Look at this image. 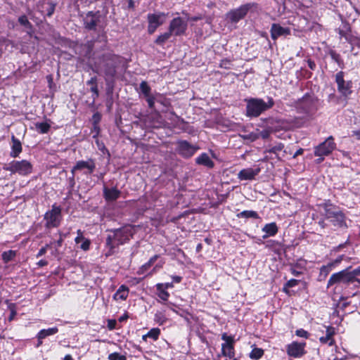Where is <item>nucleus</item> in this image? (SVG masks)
<instances>
[{
	"label": "nucleus",
	"instance_id": "48",
	"mask_svg": "<svg viewBox=\"0 0 360 360\" xmlns=\"http://www.w3.org/2000/svg\"><path fill=\"white\" fill-rule=\"evenodd\" d=\"M90 90L93 93L92 97L94 101L96 98L98 97V95H99L98 85L96 84V85L91 86Z\"/></svg>",
	"mask_w": 360,
	"mask_h": 360
},
{
	"label": "nucleus",
	"instance_id": "2",
	"mask_svg": "<svg viewBox=\"0 0 360 360\" xmlns=\"http://www.w3.org/2000/svg\"><path fill=\"white\" fill-rule=\"evenodd\" d=\"M106 238V247L108 251L106 256L112 255L120 246L128 243L135 233L134 228L130 225L110 231Z\"/></svg>",
	"mask_w": 360,
	"mask_h": 360
},
{
	"label": "nucleus",
	"instance_id": "59",
	"mask_svg": "<svg viewBox=\"0 0 360 360\" xmlns=\"http://www.w3.org/2000/svg\"><path fill=\"white\" fill-rule=\"evenodd\" d=\"M119 356H120V354H118L117 352H114V353L109 354L108 359L109 360H118L117 359H118Z\"/></svg>",
	"mask_w": 360,
	"mask_h": 360
},
{
	"label": "nucleus",
	"instance_id": "5",
	"mask_svg": "<svg viewBox=\"0 0 360 360\" xmlns=\"http://www.w3.org/2000/svg\"><path fill=\"white\" fill-rule=\"evenodd\" d=\"M295 107L299 113L311 117L317 110V101L312 96L307 94L297 101Z\"/></svg>",
	"mask_w": 360,
	"mask_h": 360
},
{
	"label": "nucleus",
	"instance_id": "3",
	"mask_svg": "<svg viewBox=\"0 0 360 360\" xmlns=\"http://www.w3.org/2000/svg\"><path fill=\"white\" fill-rule=\"evenodd\" d=\"M266 99V102L259 98H245L246 115L250 117H257L264 112L271 109L274 105V101L269 96Z\"/></svg>",
	"mask_w": 360,
	"mask_h": 360
},
{
	"label": "nucleus",
	"instance_id": "13",
	"mask_svg": "<svg viewBox=\"0 0 360 360\" xmlns=\"http://www.w3.org/2000/svg\"><path fill=\"white\" fill-rule=\"evenodd\" d=\"M187 21L180 17L173 18L169 25V30L174 36H181L186 33Z\"/></svg>",
	"mask_w": 360,
	"mask_h": 360
},
{
	"label": "nucleus",
	"instance_id": "51",
	"mask_svg": "<svg viewBox=\"0 0 360 360\" xmlns=\"http://www.w3.org/2000/svg\"><path fill=\"white\" fill-rule=\"evenodd\" d=\"M93 124H98L99 122L101 121V116L98 112L94 113L93 117Z\"/></svg>",
	"mask_w": 360,
	"mask_h": 360
},
{
	"label": "nucleus",
	"instance_id": "4",
	"mask_svg": "<svg viewBox=\"0 0 360 360\" xmlns=\"http://www.w3.org/2000/svg\"><path fill=\"white\" fill-rule=\"evenodd\" d=\"M322 207L323 209L322 214L326 219H330L333 226L339 228H347L346 216L338 207L327 204L323 205Z\"/></svg>",
	"mask_w": 360,
	"mask_h": 360
},
{
	"label": "nucleus",
	"instance_id": "50",
	"mask_svg": "<svg viewBox=\"0 0 360 360\" xmlns=\"http://www.w3.org/2000/svg\"><path fill=\"white\" fill-rule=\"evenodd\" d=\"M117 321L115 319H109L108 321V328L109 330H114L116 328Z\"/></svg>",
	"mask_w": 360,
	"mask_h": 360
},
{
	"label": "nucleus",
	"instance_id": "12",
	"mask_svg": "<svg viewBox=\"0 0 360 360\" xmlns=\"http://www.w3.org/2000/svg\"><path fill=\"white\" fill-rule=\"evenodd\" d=\"M336 148V143L332 136L328 137L323 142L314 148V155L318 157L327 156Z\"/></svg>",
	"mask_w": 360,
	"mask_h": 360
},
{
	"label": "nucleus",
	"instance_id": "43",
	"mask_svg": "<svg viewBox=\"0 0 360 360\" xmlns=\"http://www.w3.org/2000/svg\"><path fill=\"white\" fill-rule=\"evenodd\" d=\"M91 241L89 239L84 238V239L81 242V245H79V248L84 251H87L90 248Z\"/></svg>",
	"mask_w": 360,
	"mask_h": 360
},
{
	"label": "nucleus",
	"instance_id": "37",
	"mask_svg": "<svg viewBox=\"0 0 360 360\" xmlns=\"http://www.w3.org/2000/svg\"><path fill=\"white\" fill-rule=\"evenodd\" d=\"M283 148H284V145L281 143H279L276 144V146L266 150V152L269 153L275 154L276 157L279 159L278 153L281 151L283 149Z\"/></svg>",
	"mask_w": 360,
	"mask_h": 360
},
{
	"label": "nucleus",
	"instance_id": "63",
	"mask_svg": "<svg viewBox=\"0 0 360 360\" xmlns=\"http://www.w3.org/2000/svg\"><path fill=\"white\" fill-rule=\"evenodd\" d=\"M352 136H355L357 140H360V130L352 131Z\"/></svg>",
	"mask_w": 360,
	"mask_h": 360
},
{
	"label": "nucleus",
	"instance_id": "1",
	"mask_svg": "<svg viewBox=\"0 0 360 360\" xmlns=\"http://www.w3.org/2000/svg\"><path fill=\"white\" fill-rule=\"evenodd\" d=\"M124 63V58L112 53H106L101 56L96 62V66L104 74L107 83L114 82L117 68Z\"/></svg>",
	"mask_w": 360,
	"mask_h": 360
},
{
	"label": "nucleus",
	"instance_id": "11",
	"mask_svg": "<svg viewBox=\"0 0 360 360\" xmlns=\"http://www.w3.org/2000/svg\"><path fill=\"white\" fill-rule=\"evenodd\" d=\"M351 266L342 270L339 272L333 274L328 281L327 287L333 285L337 283L349 284L354 282L349 274Z\"/></svg>",
	"mask_w": 360,
	"mask_h": 360
},
{
	"label": "nucleus",
	"instance_id": "14",
	"mask_svg": "<svg viewBox=\"0 0 360 360\" xmlns=\"http://www.w3.org/2000/svg\"><path fill=\"white\" fill-rule=\"evenodd\" d=\"M221 340L224 343L221 345V354L224 356L233 359L235 356L234 343L235 340L233 336L228 335L226 333L221 335Z\"/></svg>",
	"mask_w": 360,
	"mask_h": 360
},
{
	"label": "nucleus",
	"instance_id": "42",
	"mask_svg": "<svg viewBox=\"0 0 360 360\" xmlns=\"http://www.w3.org/2000/svg\"><path fill=\"white\" fill-rule=\"evenodd\" d=\"M349 274H350L354 282L357 281L360 283V279L356 278V276H360V266L352 271L349 269Z\"/></svg>",
	"mask_w": 360,
	"mask_h": 360
},
{
	"label": "nucleus",
	"instance_id": "32",
	"mask_svg": "<svg viewBox=\"0 0 360 360\" xmlns=\"http://www.w3.org/2000/svg\"><path fill=\"white\" fill-rule=\"evenodd\" d=\"M173 34L168 30L167 32L160 34L155 40V43L158 45L162 46Z\"/></svg>",
	"mask_w": 360,
	"mask_h": 360
},
{
	"label": "nucleus",
	"instance_id": "9",
	"mask_svg": "<svg viewBox=\"0 0 360 360\" xmlns=\"http://www.w3.org/2000/svg\"><path fill=\"white\" fill-rule=\"evenodd\" d=\"M253 6L254 4L248 3L241 5L237 8L232 9L226 13V19L231 23L236 24L246 16Z\"/></svg>",
	"mask_w": 360,
	"mask_h": 360
},
{
	"label": "nucleus",
	"instance_id": "58",
	"mask_svg": "<svg viewBox=\"0 0 360 360\" xmlns=\"http://www.w3.org/2000/svg\"><path fill=\"white\" fill-rule=\"evenodd\" d=\"M320 271L321 274H324L325 275H327L330 272V270H329L328 267L323 265L321 267Z\"/></svg>",
	"mask_w": 360,
	"mask_h": 360
},
{
	"label": "nucleus",
	"instance_id": "44",
	"mask_svg": "<svg viewBox=\"0 0 360 360\" xmlns=\"http://www.w3.org/2000/svg\"><path fill=\"white\" fill-rule=\"evenodd\" d=\"M91 133L93 134L92 138L94 139L98 138L100 133V127L98 124H93L91 128Z\"/></svg>",
	"mask_w": 360,
	"mask_h": 360
},
{
	"label": "nucleus",
	"instance_id": "38",
	"mask_svg": "<svg viewBox=\"0 0 360 360\" xmlns=\"http://www.w3.org/2000/svg\"><path fill=\"white\" fill-rule=\"evenodd\" d=\"M140 90L144 95V97L148 96L150 94L151 89L146 81H143L140 84Z\"/></svg>",
	"mask_w": 360,
	"mask_h": 360
},
{
	"label": "nucleus",
	"instance_id": "33",
	"mask_svg": "<svg viewBox=\"0 0 360 360\" xmlns=\"http://www.w3.org/2000/svg\"><path fill=\"white\" fill-rule=\"evenodd\" d=\"M160 334V330L158 328L150 329L146 335H143L142 339L146 340V338H149L154 340H157Z\"/></svg>",
	"mask_w": 360,
	"mask_h": 360
},
{
	"label": "nucleus",
	"instance_id": "30",
	"mask_svg": "<svg viewBox=\"0 0 360 360\" xmlns=\"http://www.w3.org/2000/svg\"><path fill=\"white\" fill-rule=\"evenodd\" d=\"M162 286L160 283L156 284L157 295L162 301L167 302L170 295L166 290L162 288Z\"/></svg>",
	"mask_w": 360,
	"mask_h": 360
},
{
	"label": "nucleus",
	"instance_id": "60",
	"mask_svg": "<svg viewBox=\"0 0 360 360\" xmlns=\"http://www.w3.org/2000/svg\"><path fill=\"white\" fill-rule=\"evenodd\" d=\"M162 285V288L167 290L168 288H172L174 287L173 282L171 283H160Z\"/></svg>",
	"mask_w": 360,
	"mask_h": 360
},
{
	"label": "nucleus",
	"instance_id": "39",
	"mask_svg": "<svg viewBox=\"0 0 360 360\" xmlns=\"http://www.w3.org/2000/svg\"><path fill=\"white\" fill-rule=\"evenodd\" d=\"M264 354L263 349L260 348H254L252 349V352L250 354V359H260Z\"/></svg>",
	"mask_w": 360,
	"mask_h": 360
},
{
	"label": "nucleus",
	"instance_id": "27",
	"mask_svg": "<svg viewBox=\"0 0 360 360\" xmlns=\"http://www.w3.org/2000/svg\"><path fill=\"white\" fill-rule=\"evenodd\" d=\"M335 333V328L333 327L328 326L326 328V336L320 338V342L322 343H328L329 345H333L334 342L333 336Z\"/></svg>",
	"mask_w": 360,
	"mask_h": 360
},
{
	"label": "nucleus",
	"instance_id": "45",
	"mask_svg": "<svg viewBox=\"0 0 360 360\" xmlns=\"http://www.w3.org/2000/svg\"><path fill=\"white\" fill-rule=\"evenodd\" d=\"M295 334L300 338H304L306 339L308 338L309 335L307 330H305L302 328L297 330L295 331Z\"/></svg>",
	"mask_w": 360,
	"mask_h": 360
},
{
	"label": "nucleus",
	"instance_id": "62",
	"mask_svg": "<svg viewBox=\"0 0 360 360\" xmlns=\"http://www.w3.org/2000/svg\"><path fill=\"white\" fill-rule=\"evenodd\" d=\"M172 282L176 283H180L182 280V277L179 276H172Z\"/></svg>",
	"mask_w": 360,
	"mask_h": 360
},
{
	"label": "nucleus",
	"instance_id": "20",
	"mask_svg": "<svg viewBox=\"0 0 360 360\" xmlns=\"http://www.w3.org/2000/svg\"><path fill=\"white\" fill-rule=\"evenodd\" d=\"M260 170L259 167L256 168H245L240 170L237 176L240 181L253 180L255 176L259 174Z\"/></svg>",
	"mask_w": 360,
	"mask_h": 360
},
{
	"label": "nucleus",
	"instance_id": "53",
	"mask_svg": "<svg viewBox=\"0 0 360 360\" xmlns=\"http://www.w3.org/2000/svg\"><path fill=\"white\" fill-rule=\"evenodd\" d=\"M297 283H298L297 280L292 278L286 283L285 286L288 288H292V287L297 285Z\"/></svg>",
	"mask_w": 360,
	"mask_h": 360
},
{
	"label": "nucleus",
	"instance_id": "54",
	"mask_svg": "<svg viewBox=\"0 0 360 360\" xmlns=\"http://www.w3.org/2000/svg\"><path fill=\"white\" fill-rule=\"evenodd\" d=\"M86 84L90 86L97 84V77H91L89 80H88L86 82Z\"/></svg>",
	"mask_w": 360,
	"mask_h": 360
},
{
	"label": "nucleus",
	"instance_id": "6",
	"mask_svg": "<svg viewBox=\"0 0 360 360\" xmlns=\"http://www.w3.org/2000/svg\"><path fill=\"white\" fill-rule=\"evenodd\" d=\"M4 169L12 174L17 173L21 176H27L32 172V165L26 160H13L4 166Z\"/></svg>",
	"mask_w": 360,
	"mask_h": 360
},
{
	"label": "nucleus",
	"instance_id": "40",
	"mask_svg": "<svg viewBox=\"0 0 360 360\" xmlns=\"http://www.w3.org/2000/svg\"><path fill=\"white\" fill-rule=\"evenodd\" d=\"M158 255H154L153 257H152L148 262H146L141 267L140 271H141V273H143L144 271H147L155 263V262L158 259Z\"/></svg>",
	"mask_w": 360,
	"mask_h": 360
},
{
	"label": "nucleus",
	"instance_id": "23",
	"mask_svg": "<svg viewBox=\"0 0 360 360\" xmlns=\"http://www.w3.org/2000/svg\"><path fill=\"white\" fill-rule=\"evenodd\" d=\"M262 231L264 232V235L262 236L263 239H266L269 237L274 236L278 231V227L276 222H271L265 224Z\"/></svg>",
	"mask_w": 360,
	"mask_h": 360
},
{
	"label": "nucleus",
	"instance_id": "52",
	"mask_svg": "<svg viewBox=\"0 0 360 360\" xmlns=\"http://www.w3.org/2000/svg\"><path fill=\"white\" fill-rule=\"evenodd\" d=\"M349 243V239H347V241L345 242L344 243H341L339 245L333 248V251L339 252V251H340L342 248H344Z\"/></svg>",
	"mask_w": 360,
	"mask_h": 360
},
{
	"label": "nucleus",
	"instance_id": "36",
	"mask_svg": "<svg viewBox=\"0 0 360 360\" xmlns=\"http://www.w3.org/2000/svg\"><path fill=\"white\" fill-rule=\"evenodd\" d=\"M16 256V252L14 250H8L2 253L1 257L4 263H8L12 261Z\"/></svg>",
	"mask_w": 360,
	"mask_h": 360
},
{
	"label": "nucleus",
	"instance_id": "17",
	"mask_svg": "<svg viewBox=\"0 0 360 360\" xmlns=\"http://www.w3.org/2000/svg\"><path fill=\"white\" fill-rule=\"evenodd\" d=\"M305 342H293L287 347V353L289 356L299 358L304 354Z\"/></svg>",
	"mask_w": 360,
	"mask_h": 360
},
{
	"label": "nucleus",
	"instance_id": "21",
	"mask_svg": "<svg viewBox=\"0 0 360 360\" xmlns=\"http://www.w3.org/2000/svg\"><path fill=\"white\" fill-rule=\"evenodd\" d=\"M83 20L86 29L94 30L98 21V16L92 11H89L84 18Z\"/></svg>",
	"mask_w": 360,
	"mask_h": 360
},
{
	"label": "nucleus",
	"instance_id": "56",
	"mask_svg": "<svg viewBox=\"0 0 360 360\" xmlns=\"http://www.w3.org/2000/svg\"><path fill=\"white\" fill-rule=\"evenodd\" d=\"M49 264L48 261H46V259H41L39 260L37 263V266L38 267H43V266H47Z\"/></svg>",
	"mask_w": 360,
	"mask_h": 360
},
{
	"label": "nucleus",
	"instance_id": "55",
	"mask_svg": "<svg viewBox=\"0 0 360 360\" xmlns=\"http://www.w3.org/2000/svg\"><path fill=\"white\" fill-rule=\"evenodd\" d=\"M60 238L56 242L57 247H60L63 242V238L65 237V234H63L60 232Z\"/></svg>",
	"mask_w": 360,
	"mask_h": 360
},
{
	"label": "nucleus",
	"instance_id": "34",
	"mask_svg": "<svg viewBox=\"0 0 360 360\" xmlns=\"http://www.w3.org/2000/svg\"><path fill=\"white\" fill-rule=\"evenodd\" d=\"M329 54L331 57V58L337 63V64L338 65V66L343 69L345 68V63H344V61L341 58V56L337 52H335V51L333 50H330V52H329Z\"/></svg>",
	"mask_w": 360,
	"mask_h": 360
},
{
	"label": "nucleus",
	"instance_id": "26",
	"mask_svg": "<svg viewBox=\"0 0 360 360\" xmlns=\"http://www.w3.org/2000/svg\"><path fill=\"white\" fill-rule=\"evenodd\" d=\"M129 295V288L124 285H122L120 286V288L117 289L116 292L113 295V299L115 300H125Z\"/></svg>",
	"mask_w": 360,
	"mask_h": 360
},
{
	"label": "nucleus",
	"instance_id": "10",
	"mask_svg": "<svg viewBox=\"0 0 360 360\" xmlns=\"http://www.w3.org/2000/svg\"><path fill=\"white\" fill-rule=\"evenodd\" d=\"M168 13L163 12H157L154 13H148L147 20L148 22V32L153 34L158 27L163 25L166 20Z\"/></svg>",
	"mask_w": 360,
	"mask_h": 360
},
{
	"label": "nucleus",
	"instance_id": "49",
	"mask_svg": "<svg viewBox=\"0 0 360 360\" xmlns=\"http://www.w3.org/2000/svg\"><path fill=\"white\" fill-rule=\"evenodd\" d=\"M49 247V245L46 244L45 246L42 247L38 252V253L37 254L36 257L37 258L44 255L46 252H47V250Z\"/></svg>",
	"mask_w": 360,
	"mask_h": 360
},
{
	"label": "nucleus",
	"instance_id": "64",
	"mask_svg": "<svg viewBox=\"0 0 360 360\" xmlns=\"http://www.w3.org/2000/svg\"><path fill=\"white\" fill-rule=\"evenodd\" d=\"M303 152H304V149H302V148H300V149H298V150L295 153V154L293 155L292 158H297L298 155H302V154L303 153Z\"/></svg>",
	"mask_w": 360,
	"mask_h": 360
},
{
	"label": "nucleus",
	"instance_id": "24",
	"mask_svg": "<svg viewBox=\"0 0 360 360\" xmlns=\"http://www.w3.org/2000/svg\"><path fill=\"white\" fill-rule=\"evenodd\" d=\"M195 162L198 165H203L210 169L213 168L214 166V162L210 159V156L205 153L200 154L195 159Z\"/></svg>",
	"mask_w": 360,
	"mask_h": 360
},
{
	"label": "nucleus",
	"instance_id": "25",
	"mask_svg": "<svg viewBox=\"0 0 360 360\" xmlns=\"http://www.w3.org/2000/svg\"><path fill=\"white\" fill-rule=\"evenodd\" d=\"M12 146L10 155L13 158H17L22 152V144L21 142L15 137L14 135L11 137Z\"/></svg>",
	"mask_w": 360,
	"mask_h": 360
},
{
	"label": "nucleus",
	"instance_id": "15",
	"mask_svg": "<svg viewBox=\"0 0 360 360\" xmlns=\"http://www.w3.org/2000/svg\"><path fill=\"white\" fill-rule=\"evenodd\" d=\"M96 169V163L93 159H89L87 160H79L71 169V173L73 175L77 171H83L84 174H91L94 172Z\"/></svg>",
	"mask_w": 360,
	"mask_h": 360
},
{
	"label": "nucleus",
	"instance_id": "28",
	"mask_svg": "<svg viewBox=\"0 0 360 360\" xmlns=\"http://www.w3.org/2000/svg\"><path fill=\"white\" fill-rule=\"evenodd\" d=\"M58 331V329L57 327L50 328L48 329H42L37 333V338L39 340H43L48 336L57 333Z\"/></svg>",
	"mask_w": 360,
	"mask_h": 360
},
{
	"label": "nucleus",
	"instance_id": "47",
	"mask_svg": "<svg viewBox=\"0 0 360 360\" xmlns=\"http://www.w3.org/2000/svg\"><path fill=\"white\" fill-rule=\"evenodd\" d=\"M150 108H153L155 105V98L152 95L145 97Z\"/></svg>",
	"mask_w": 360,
	"mask_h": 360
},
{
	"label": "nucleus",
	"instance_id": "35",
	"mask_svg": "<svg viewBox=\"0 0 360 360\" xmlns=\"http://www.w3.org/2000/svg\"><path fill=\"white\" fill-rule=\"evenodd\" d=\"M35 128L40 134H46L49 131L51 126L46 122H37Z\"/></svg>",
	"mask_w": 360,
	"mask_h": 360
},
{
	"label": "nucleus",
	"instance_id": "18",
	"mask_svg": "<svg viewBox=\"0 0 360 360\" xmlns=\"http://www.w3.org/2000/svg\"><path fill=\"white\" fill-rule=\"evenodd\" d=\"M271 37L273 40H276L280 37H286L290 34V29L287 27H283L280 24L273 23L271 27Z\"/></svg>",
	"mask_w": 360,
	"mask_h": 360
},
{
	"label": "nucleus",
	"instance_id": "19",
	"mask_svg": "<svg viewBox=\"0 0 360 360\" xmlns=\"http://www.w3.org/2000/svg\"><path fill=\"white\" fill-rule=\"evenodd\" d=\"M56 4L48 0H41L37 4V10L43 15L51 17L54 13Z\"/></svg>",
	"mask_w": 360,
	"mask_h": 360
},
{
	"label": "nucleus",
	"instance_id": "16",
	"mask_svg": "<svg viewBox=\"0 0 360 360\" xmlns=\"http://www.w3.org/2000/svg\"><path fill=\"white\" fill-rule=\"evenodd\" d=\"M199 148L192 145L187 141H179L177 142V152L182 157L188 158L193 156Z\"/></svg>",
	"mask_w": 360,
	"mask_h": 360
},
{
	"label": "nucleus",
	"instance_id": "31",
	"mask_svg": "<svg viewBox=\"0 0 360 360\" xmlns=\"http://www.w3.org/2000/svg\"><path fill=\"white\" fill-rule=\"evenodd\" d=\"M236 217L238 218H245V219H249V218L259 219V218L258 213L253 210H244L240 213H238L236 214Z\"/></svg>",
	"mask_w": 360,
	"mask_h": 360
},
{
	"label": "nucleus",
	"instance_id": "46",
	"mask_svg": "<svg viewBox=\"0 0 360 360\" xmlns=\"http://www.w3.org/2000/svg\"><path fill=\"white\" fill-rule=\"evenodd\" d=\"M77 236L75 238V242L78 245L84 239V236H83V233L80 229L77 230Z\"/></svg>",
	"mask_w": 360,
	"mask_h": 360
},
{
	"label": "nucleus",
	"instance_id": "57",
	"mask_svg": "<svg viewBox=\"0 0 360 360\" xmlns=\"http://www.w3.org/2000/svg\"><path fill=\"white\" fill-rule=\"evenodd\" d=\"M345 258V255H339L334 261H333V264H336V265L338 266V264H340L341 263V262Z\"/></svg>",
	"mask_w": 360,
	"mask_h": 360
},
{
	"label": "nucleus",
	"instance_id": "8",
	"mask_svg": "<svg viewBox=\"0 0 360 360\" xmlns=\"http://www.w3.org/2000/svg\"><path fill=\"white\" fill-rule=\"evenodd\" d=\"M345 73L343 71L337 72L335 75V80L337 84L338 92L345 98H347L352 93V82L345 79Z\"/></svg>",
	"mask_w": 360,
	"mask_h": 360
},
{
	"label": "nucleus",
	"instance_id": "22",
	"mask_svg": "<svg viewBox=\"0 0 360 360\" xmlns=\"http://www.w3.org/2000/svg\"><path fill=\"white\" fill-rule=\"evenodd\" d=\"M121 191L116 187L108 188L103 187V196L107 201H114L120 198Z\"/></svg>",
	"mask_w": 360,
	"mask_h": 360
},
{
	"label": "nucleus",
	"instance_id": "41",
	"mask_svg": "<svg viewBox=\"0 0 360 360\" xmlns=\"http://www.w3.org/2000/svg\"><path fill=\"white\" fill-rule=\"evenodd\" d=\"M18 22L20 25L26 27L27 28L31 29L32 28V24L28 20L26 15H23L18 18Z\"/></svg>",
	"mask_w": 360,
	"mask_h": 360
},
{
	"label": "nucleus",
	"instance_id": "29",
	"mask_svg": "<svg viewBox=\"0 0 360 360\" xmlns=\"http://www.w3.org/2000/svg\"><path fill=\"white\" fill-rule=\"evenodd\" d=\"M154 320L159 325H163L167 321V319L166 317V310H158L155 314Z\"/></svg>",
	"mask_w": 360,
	"mask_h": 360
},
{
	"label": "nucleus",
	"instance_id": "7",
	"mask_svg": "<svg viewBox=\"0 0 360 360\" xmlns=\"http://www.w3.org/2000/svg\"><path fill=\"white\" fill-rule=\"evenodd\" d=\"M44 219L45 220V226L47 229L58 227L60 224L62 219L61 208L56 204L52 205L51 210L47 211Z\"/></svg>",
	"mask_w": 360,
	"mask_h": 360
},
{
	"label": "nucleus",
	"instance_id": "61",
	"mask_svg": "<svg viewBox=\"0 0 360 360\" xmlns=\"http://www.w3.org/2000/svg\"><path fill=\"white\" fill-rule=\"evenodd\" d=\"M307 65H308V67L311 70H314L316 68V63L311 59L307 60Z\"/></svg>",
	"mask_w": 360,
	"mask_h": 360
}]
</instances>
